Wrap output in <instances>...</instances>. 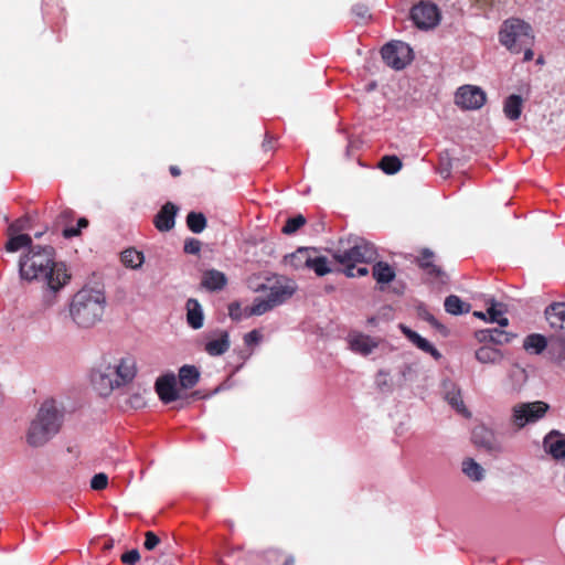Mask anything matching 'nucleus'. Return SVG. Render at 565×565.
Segmentation results:
<instances>
[{"mask_svg": "<svg viewBox=\"0 0 565 565\" xmlns=\"http://www.w3.org/2000/svg\"><path fill=\"white\" fill-rule=\"evenodd\" d=\"M19 271L22 279L42 285L49 305L54 303V296L71 280L66 264L55 260V250L51 246H31L20 257Z\"/></svg>", "mask_w": 565, "mask_h": 565, "instance_id": "f257e3e1", "label": "nucleus"}, {"mask_svg": "<svg viewBox=\"0 0 565 565\" xmlns=\"http://www.w3.org/2000/svg\"><path fill=\"white\" fill-rule=\"evenodd\" d=\"M105 292L99 288L83 287L68 303V316L79 329H90L103 320L106 308Z\"/></svg>", "mask_w": 565, "mask_h": 565, "instance_id": "f03ea898", "label": "nucleus"}, {"mask_svg": "<svg viewBox=\"0 0 565 565\" xmlns=\"http://www.w3.org/2000/svg\"><path fill=\"white\" fill-rule=\"evenodd\" d=\"M136 372V359L131 355L104 359L92 373V383L100 395L107 396L115 388L131 382Z\"/></svg>", "mask_w": 565, "mask_h": 565, "instance_id": "7ed1b4c3", "label": "nucleus"}, {"mask_svg": "<svg viewBox=\"0 0 565 565\" xmlns=\"http://www.w3.org/2000/svg\"><path fill=\"white\" fill-rule=\"evenodd\" d=\"M63 412L53 399L45 401L30 422L25 443L32 448L46 445L61 429Z\"/></svg>", "mask_w": 565, "mask_h": 565, "instance_id": "20e7f679", "label": "nucleus"}, {"mask_svg": "<svg viewBox=\"0 0 565 565\" xmlns=\"http://www.w3.org/2000/svg\"><path fill=\"white\" fill-rule=\"evenodd\" d=\"M334 250L333 258L344 266V274L348 277H363L369 274L365 266L356 267L358 264H369L377 258V252L373 244L355 238L353 245L343 246V243Z\"/></svg>", "mask_w": 565, "mask_h": 565, "instance_id": "39448f33", "label": "nucleus"}, {"mask_svg": "<svg viewBox=\"0 0 565 565\" xmlns=\"http://www.w3.org/2000/svg\"><path fill=\"white\" fill-rule=\"evenodd\" d=\"M297 289L296 284L285 277L275 279L269 285H260L257 291L267 292L266 298H255L250 307L244 309V317L262 316L274 308L285 303L292 297Z\"/></svg>", "mask_w": 565, "mask_h": 565, "instance_id": "423d86ee", "label": "nucleus"}, {"mask_svg": "<svg viewBox=\"0 0 565 565\" xmlns=\"http://www.w3.org/2000/svg\"><path fill=\"white\" fill-rule=\"evenodd\" d=\"M499 41L511 53L519 54L524 45L534 44L533 30L520 19H508L500 29Z\"/></svg>", "mask_w": 565, "mask_h": 565, "instance_id": "0eeeda50", "label": "nucleus"}, {"mask_svg": "<svg viewBox=\"0 0 565 565\" xmlns=\"http://www.w3.org/2000/svg\"><path fill=\"white\" fill-rule=\"evenodd\" d=\"M547 411L548 405L541 401L519 403L512 407L511 423L515 428L521 429L544 417Z\"/></svg>", "mask_w": 565, "mask_h": 565, "instance_id": "6e6552de", "label": "nucleus"}, {"mask_svg": "<svg viewBox=\"0 0 565 565\" xmlns=\"http://www.w3.org/2000/svg\"><path fill=\"white\" fill-rule=\"evenodd\" d=\"M381 54L384 62L395 70L404 68L412 61V49L401 41L387 43Z\"/></svg>", "mask_w": 565, "mask_h": 565, "instance_id": "1a4fd4ad", "label": "nucleus"}, {"mask_svg": "<svg viewBox=\"0 0 565 565\" xmlns=\"http://www.w3.org/2000/svg\"><path fill=\"white\" fill-rule=\"evenodd\" d=\"M411 18L423 30L435 28L440 20L438 7L430 1H420L412 8Z\"/></svg>", "mask_w": 565, "mask_h": 565, "instance_id": "9d476101", "label": "nucleus"}, {"mask_svg": "<svg viewBox=\"0 0 565 565\" xmlns=\"http://www.w3.org/2000/svg\"><path fill=\"white\" fill-rule=\"evenodd\" d=\"M486 93L478 86L465 85L457 89L455 103L463 109H479L486 103Z\"/></svg>", "mask_w": 565, "mask_h": 565, "instance_id": "9b49d317", "label": "nucleus"}, {"mask_svg": "<svg viewBox=\"0 0 565 565\" xmlns=\"http://www.w3.org/2000/svg\"><path fill=\"white\" fill-rule=\"evenodd\" d=\"M472 441L476 446L481 447L489 452L502 451V445L498 440L495 434L486 426H477L473 429Z\"/></svg>", "mask_w": 565, "mask_h": 565, "instance_id": "f8f14e48", "label": "nucleus"}, {"mask_svg": "<svg viewBox=\"0 0 565 565\" xmlns=\"http://www.w3.org/2000/svg\"><path fill=\"white\" fill-rule=\"evenodd\" d=\"M543 448L546 454L565 465V434L558 430L550 431L543 439Z\"/></svg>", "mask_w": 565, "mask_h": 565, "instance_id": "ddd939ff", "label": "nucleus"}, {"mask_svg": "<svg viewBox=\"0 0 565 565\" xmlns=\"http://www.w3.org/2000/svg\"><path fill=\"white\" fill-rule=\"evenodd\" d=\"M348 343L351 351L361 355H369L377 348L379 341L361 332H351L348 335Z\"/></svg>", "mask_w": 565, "mask_h": 565, "instance_id": "4468645a", "label": "nucleus"}, {"mask_svg": "<svg viewBox=\"0 0 565 565\" xmlns=\"http://www.w3.org/2000/svg\"><path fill=\"white\" fill-rule=\"evenodd\" d=\"M230 349V335L225 330H216L207 335L204 350L211 356L224 354Z\"/></svg>", "mask_w": 565, "mask_h": 565, "instance_id": "2eb2a0df", "label": "nucleus"}, {"mask_svg": "<svg viewBox=\"0 0 565 565\" xmlns=\"http://www.w3.org/2000/svg\"><path fill=\"white\" fill-rule=\"evenodd\" d=\"M178 207L167 202L154 216L153 223L158 231L168 232L174 227Z\"/></svg>", "mask_w": 565, "mask_h": 565, "instance_id": "dca6fc26", "label": "nucleus"}, {"mask_svg": "<svg viewBox=\"0 0 565 565\" xmlns=\"http://www.w3.org/2000/svg\"><path fill=\"white\" fill-rule=\"evenodd\" d=\"M175 384L177 380L174 374H167L157 380L156 391L162 402L170 403L178 398L179 395Z\"/></svg>", "mask_w": 565, "mask_h": 565, "instance_id": "f3484780", "label": "nucleus"}, {"mask_svg": "<svg viewBox=\"0 0 565 565\" xmlns=\"http://www.w3.org/2000/svg\"><path fill=\"white\" fill-rule=\"evenodd\" d=\"M548 326L555 332L565 333V302H554L545 309Z\"/></svg>", "mask_w": 565, "mask_h": 565, "instance_id": "a211bd4d", "label": "nucleus"}, {"mask_svg": "<svg viewBox=\"0 0 565 565\" xmlns=\"http://www.w3.org/2000/svg\"><path fill=\"white\" fill-rule=\"evenodd\" d=\"M443 393L445 399L458 412L461 414H466L467 409L465 407L461 392L459 387L451 381L447 380L443 382Z\"/></svg>", "mask_w": 565, "mask_h": 565, "instance_id": "6ab92c4d", "label": "nucleus"}, {"mask_svg": "<svg viewBox=\"0 0 565 565\" xmlns=\"http://www.w3.org/2000/svg\"><path fill=\"white\" fill-rule=\"evenodd\" d=\"M473 316L489 322H497L500 327H505L509 323L508 318L504 317V311L501 303L491 301L487 312L475 311Z\"/></svg>", "mask_w": 565, "mask_h": 565, "instance_id": "aec40b11", "label": "nucleus"}, {"mask_svg": "<svg viewBox=\"0 0 565 565\" xmlns=\"http://www.w3.org/2000/svg\"><path fill=\"white\" fill-rule=\"evenodd\" d=\"M185 308L188 324L194 330L202 328L204 322V313L200 302L194 298H190L186 301Z\"/></svg>", "mask_w": 565, "mask_h": 565, "instance_id": "412c9836", "label": "nucleus"}, {"mask_svg": "<svg viewBox=\"0 0 565 565\" xmlns=\"http://www.w3.org/2000/svg\"><path fill=\"white\" fill-rule=\"evenodd\" d=\"M433 256V253L424 250L418 259V264L431 279L437 280L438 282H444L445 273L440 267L434 264Z\"/></svg>", "mask_w": 565, "mask_h": 565, "instance_id": "4be33fe9", "label": "nucleus"}, {"mask_svg": "<svg viewBox=\"0 0 565 565\" xmlns=\"http://www.w3.org/2000/svg\"><path fill=\"white\" fill-rule=\"evenodd\" d=\"M476 337L480 342H492L495 344H507L512 339V334L498 328L480 330L476 333Z\"/></svg>", "mask_w": 565, "mask_h": 565, "instance_id": "5701e85b", "label": "nucleus"}, {"mask_svg": "<svg viewBox=\"0 0 565 565\" xmlns=\"http://www.w3.org/2000/svg\"><path fill=\"white\" fill-rule=\"evenodd\" d=\"M401 329L403 333L407 337V339L411 342H413L418 349L431 354L435 359H439L441 356L438 350H436L435 347L429 341L422 338L418 333H416L415 331L411 330L405 326H401Z\"/></svg>", "mask_w": 565, "mask_h": 565, "instance_id": "b1692460", "label": "nucleus"}, {"mask_svg": "<svg viewBox=\"0 0 565 565\" xmlns=\"http://www.w3.org/2000/svg\"><path fill=\"white\" fill-rule=\"evenodd\" d=\"M227 282L226 276L216 269L206 270L202 276V286L207 290H221Z\"/></svg>", "mask_w": 565, "mask_h": 565, "instance_id": "393cba45", "label": "nucleus"}, {"mask_svg": "<svg viewBox=\"0 0 565 565\" xmlns=\"http://www.w3.org/2000/svg\"><path fill=\"white\" fill-rule=\"evenodd\" d=\"M313 250L310 248H299L295 253L285 257V264L295 269L309 267Z\"/></svg>", "mask_w": 565, "mask_h": 565, "instance_id": "a878e982", "label": "nucleus"}, {"mask_svg": "<svg viewBox=\"0 0 565 565\" xmlns=\"http://www.w3.org/2000/svg\"><path fill=\"white\" fill-rule=\"evenodd\" d=\"M523 108V98L520 95L512 94L503 103V113L510 120L520 118Z\"/></svg>", "mask_w": 565, "mask_h": 565, "instance_id": "bb28decb", "label": "nucleus"}, {"mask_svg": "<svg viewBox=\"0 0 565 565\" xmlns=\"http://www.w3.org/2000/svg\"><path fill=\"white\" fill-rule=\"evenodd\" d=\"M476 359L483 364L490 363V364H498L501 362L503 355L502 352L495 348L489 347V345H482L480 347L476 353Z\"/></svg>", "mask_w": 565, "mask_h": 565, "instance_id": "cd10ccee", "label": "nucleus"}, {"mask_svg": "<svg viewBox=\"0 0 565 565\" xmlns=\"http://www.w3.org/2000/svg\"><path fill=\"white\" fill-rule=\"evenodd\" d=\"M462 472L472 481L479 482L483 480L486 470L481 465L472 458H466L461 463Z\"/></svg>", "mask_w": 565, "mask_h": 565, "instance_id": "c85d7f7f", "label": "nucleus"}, {"mask_svg": "<svg viewBox=\"0 0 565 565\" xmlns=\"http://www.w3.org/2000/svg\"><path fill=\"white\" fill-rule=\"evenodd\" d=\"M547 345V341L544 335L539 333H532L524 339L523 348L525 351L532 354L542 353Z\"/></svg>", "mask_w": 565, "mask_h": 565, "instance_id": "c756f323", "label": "nucleus"}, {"mask_svg": "<svg viewBox=\"0 0 565 565\" xmlns=\"http://www.w3.org/2000/svg\"><path fill=\"white\" fill-rule=\"evenodd\" d=\"M200 377V372L193 365H183L179 371V381L183 388L193 387Z\"/></svg>", "mask_w": 565, "mask_h": 565, "instance_id": "7c9ffc66", "label": "nucleus"}, {"mask_svg": "<svg viewBox=\"0 0 565 565\" xmlns=\"http://www.w3.org/2000/svg\"><path fill=\"white\" fill-rule=\"evenodd\" d=\"M445 310L450 315H462L470 311V305L462 301L458 296L450 295L445 299Z\"/></svg>", "mask_w": 565, "mask_h": 565, "instance_id": "2f4dec72", "label": "nucleus"}, {"mask_svg": "<svg viewBox=\"0 0 565 565\" xmlns=\"http://www.w3.org/2000/svg\"><path fill=\"white\" fill-rule=\"evenodd\" d=\"M122 264L131 269H138L145 262V256L141 252L135 248H127L121 253Z\"/></svg>", "mask_w": 565, "mask_h": 565, "instance_id": "473e14b6", "label": "nucleus"}, {"mask_svg": "<svg viewBox=\"0 0 565 565\" xmlns=\"http://www.w3.org/2000/svg\"><path fill=\"white\" fill-rule=\"evenodd\" d=\"M373 277L380 284H387L394 279L395 273L388 264L379 262L373 266Z\"/></svg>", "mask_w": 565, "mask_h": 565, "instance_id": "72a5a7b5", "label": "nucleus"}, {"mask_svg": "<svg viewBox=\"0 0 565 565\" xmlns=\"http://www.w3.org/2000/svg\"><path fill=\"white\" fill-rule=\"evenodd\" d=\"M10 238L6 245L8 252H17L22 247H31L32 238L28 234H13L9 235Z\"/></svg>", "mask_w": 565, "mask_h": 565, "instance_id": "f704fd0d", "label": "nucleus"}, {"mask_svg": "<svg viewBox=\"0 0 565 565\" xmlns=\"http://www.w3.org/2000/svg\"><path fill=\"white\" fill-rule=\"evenodd\" d=\"M186 225L191 232L199 234L206 227V218L202 213L190 212L186 216Z\"/></svg>", "mask_w": 565, "mask_h": 565, "instance_id": "c9c22d12", "label": "nucleus"}, {"mask_svg": "<svg viewBox=\"0 0 565 565\" xmlns=\"http://www.w3.org/2000/svg\"><path fill=\"white\" fill-rule=\"evenodd\" d=\"M379 166L385 173L394 174L402 169V161L396 156H385Z\"/></svg>", "mask_w": 565, "mask_h": 565, "instance_id": "e433bc0d", "label": "nucleus"}, {"mask_svg": "<svg viewBox=\"0 0 565 565\" xmlns=\"http://www.w3.org/2000/svg\"><path fill=\"white\" fill-rule=\"evenodd\" d=\"M310 269H312L318 276H324L331 271L328 266V260L326 257L313 256L311 257V262L309 264Z\"/></svg>", "mask_w": 565, "mask_h": 565, "instance_id": "4c0bfd02", "label": "nucleus"}, {"mask_svg": "<svg viewBox=\"0 0 565 565\" xmlns=\"http://www.w3.org/2000/svg\"><path fill=\"white\" fill-rule=\"evenodd\" d=\"M306 218L301 214H298L295 217H290L287 220L285 226L282 227V233L290 235L296 233L302 225H305Z\"/></svg>", "mask_w": 565, "mask_h": 565, "instance_id": "58836bf2", "label": "nucleus"}, {"mask_svg": "<svg viewBox=\"0 0 565 565\" xmlns=\"http://www.w3.org/2000/svg\"><path fill=\"white\" fill-rule=\"evenodd\" d=\"M29 228H30L29 220L20 218L9 226L8 232H9V235L22 234L21 232L26 231Z\"/></svg>", "mask_w": 565, "mask_h": 565, "instance_id": "ea45409f", "label": "nucleus"}, {"mask_svg": "<svg viewBox=\"0 0 565 565\" xmlns=\"http://www.w3.org/2000/svg\"><path fill=\"white\" fill-rule=\"evenodd\" d=\"M108 484V477L107 475L100 472V473H97L95 475L92 480H90V488L93 490H103L107 487Z\"/></svg>", "mask_w": 565, "mask_h": 565, "instance_id": "a19ab883", "label": "nucleus"}, {"mask_svg": "<svg viewBox=\"0 0 565 565\" xmlns=\"http://www.w3.org/2000/svg\"><path fill=\"white\" fill-rule=\"evenodd\" d=\"M160 543V539L151 531L146 532L143 546L148 551L154 550Z\"/></svg>", "mask_w": 565, "mask_h": 565, "instance_id": "79ce46f5", "label": "nucleus"}, {"mask_svg": "<svg viewBox=\"0 0 565 565\" xmlns=\"http://www.w3.org/2000/svg\"><path fill=\"white\" fill-rule=\"evenodd\" d=\"M120 559L126 565H135L140 559V553L138 550L134 548L124 553Z\"/></svg>", "mask_w": 565, "mask_h": 565, "instance_id": "37998d69", "label": "nucleus"}, {"mask_svg": "<svg viewBox=\"0 0 565 565\" xmlns=\"http://www.w3.org/2000/svg\"><path fill=\"white\" fill-rule=\"evenodd\" d=\"M375 383L382 392L390 391L391 385L388 383V374L384 371H380L376 374Z\"/></svg>", "mask_w": 565, "mask_h": 565, "instance_id": "c03bdc74", "label": "nucleus"}, {"mask_svg": "<svg viewBox=\"0 0 565 565\" xmlns=\"http://www.w3.org/2000/svg\"><path fill=\"white\" fill-rule=\"evenodd\" d=\"M201 249V242L196 238H188L184 242V252L186 254H198Z\"/></svg>", "mask_w": 565, "mask_h": 565, "instance_id": "a18cd8bd", "label": "nucleus"}, {"mask_svg": "<svg viewBox=\"0 0 565 565\" xmlns=\"http://www.w3.org/2000/svg\"><path fill=\"white\" fill-rule=\"evenodd\" d=\"M352 12L362 21H365L370 18L369 8L364 4L354 6Z\"/></svg>", "mask_w": 565, "mask_h": 565, "instance_id": "49530a36", "label": "nucleus"}, {"mask_svg": "<svg viewBox=\"0 0 565 565\" xmlns=\"http://www.w3.org/2000/svg\"><path fill=\"white\" fill-rule=\"evenodd\" d=\"M262 340V334L258 330H253L245 334L244 342L246 345L257 344Z\"/></svg>", "mask_w": 565, "mask_h": 565, "instance_id": "de8ad7c7", "label": "nucleus"}, {"mask_svg": "<svg viewBox=\"0 0 565 565\" xmlns=\"http://www.w3.org/2000/svg\"><path fill=\"white\" fill-rule=\"evenodd\" d=\"M230 310V317L233 319V320H239L241 317H242V313H241V307L238 303H232L228 308Z\"/></svg>", "mask_w": 565, "mask_h": 565, "instance_id": "09e8293b", "label": "nucleus"}, {"mask_svg": "<svg viewBox=\"0 0 565 565\" xmlns=\"http://www.w3.org/2000/svg\"><path fill=\"white\" fill-rule=\"evenodd\" d=\"M532 46L533 45H524L523 46V50H522V51H524L523 61L529 62L533 58L534 53H533Z\"/></svg>", "mask_w": 565, "mask_h": 565, "instance_id": "8fccbe9b", "label": "nucleus"}, {"mask_svg": "<svg viewBox=\"0 0 565 565\" xmlns=\"http://www.w3.org/2000/svg\"><path fill=\"white\" fill-rule=\"evenodd\" d=\"M79 232L81 231L78 227H67L63 231V236L66 238H70V237L78 235Z\"/></svg>", "mask_w": 565, "mask_h": 565, "instance_id": "3c124183", "label": "nucleus"}, {"mask_svg": "<svg viewBox=\"0 0 565 565\" xmlns=\"http://www.w3.org/2000/svg\"><path fill=\"white\" fill-rule=\"evenodd\" d=\"M87 225H88V221L85 217L79 218L77 222V227L79 230L87 227Z\"/></svg>", "mask_w": 565, "mask_h": 565, "instance_id": "603ef678", "label": "nucleus"}, {"mask_svg": "<svg viewBox=\"0 0 565 565\" xmlns=\"http://www.w3.org/2000/svg\"><path fill=\"white\" fill-rule=\"evenodd\" d=\"M439 173H440L441 175H444V178H447V177H449V174H450V168H449V167H441V168L439 169Z\"/></svg>", "mask_w": 565, "mask_h": 565, "instance_id": "864d4df0", "label": "nucleus"}, {"mask_svg": "<svg viewBox=\"0 0 565 565\" xmlns=\"http://www.w3.org/2000/svg\"><path fill=\"white\" fill-rule=\"evenodd\" d=\"M170 172L173 177H178L180 174V169L178 167L172 166L170 168Z\"/></svg>", "mask_w": 565, "mask_h": 565, "instance_id": "5fc2aeb1", "label": "nucleus"}, {"mask_svg": "<svg viewBox=\"0 0 565 565\" xmlns=\"http://www.w3.org/2000/svg\"><path fill=\"white\" fill-rule=\"evenodd\" d=\"M263 148H264V150H265V151L270 150V149H271L270 141H265V142L263 143Z\"/></svg>", "mask_w": 565, "mask_h": 565, "instance_id": "6e6d98bb", "label": "nucleus"}, {"mask_svg": "<svg viewBox=\"0 0 565 565\" xmlns=\"http://www.w3.org/2000/svg\"><path fill=\"white\" fill-rule=\"evenodd\" d=\"M114 545V541L113 540H109L107 543H105L104 545V548L105 550H110Z\"/></svg>", "mask_w": 565, "mask_h": 565, "instance_id": "4d7b16f0", "label": "nucleus"}, {"mask_svg": "<svg viewBox=\"0 0 565 565\" xmlns=\"http://www.w3.org/2000/svg\"><path fill=\"white\" fill-rule=\"evenodd\" d=\"M284 565H295V559L292 557H289L285 561Z\"/></svg>", "mask_w": 565, "mask_h": 565, "instance_id": "13d9d810", "label": "nucleus"}, {"mask_svg": "<svg viewBox=\"0 0 565 565\" xmlns=\"http://www.w3.org/2000/svg\"><path fill=\"white\" fill-rule=\"evenodd\" d=\"M369 322H370V323H374V318H371V319L369 320Z\"/></svg>", "mask_w": 565, "mask_h": 565, "instance_id": "bf43d9fd", "label": "nucleus"}]
</instances>
